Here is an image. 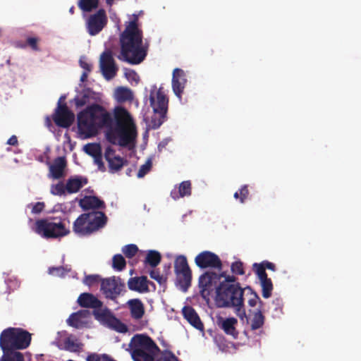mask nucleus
Returning <instances> with one entry per match:
<instances>
[{
	"instance_id": "1",
	"label": "nucleus",
	"mask_w": 361,
	"mask_h": 361,
	"mask_svg": "<svg viewBox=\"0 0 361 361\" xmlns=\"http://www.w3.org/2000/svg\"><path fill=\"white\" fill-rule=\"evenodd\" d=\"M137 20L135 16L121 34V51L117 56L119 60L133 65L142 62L148 49V45L143 44L142 30L138 27Z\"/></svg>"
},
{
	"instance_id": "2",
	"label": "nucleus",
	"mask_w": 361,
	"mask_h": 361,
	"mask_svg": "<svg viewBox=\"0 0 361 361\" xmlns=\"http://www.w3.org/2000/svg\"><path fill=\"white\" fill-rule=\"evenodd\" d=\"M77 119L80 133L88 137L97 135L99 130L114 124L111 114L99 104L87 106L78 113Z\"/></svg>"
},
{
	"instance_id": "3",
	"label": "nucleus",
	"mask_w": 361,
	"mask_h": 361,
	"mask_svg": "<svg viewBox=\"0 0 361 361\" xmlns=\"http://www.w3.org/2000/svg\"><path fill=\"white\" fill-rule=\"evenodd\" d=\"M105 204H80L82 210L86 212L80 214L74 221L73 231L79 236H87L105 226L107 217L99 209L104 208Z\"/></svg>"
},
{
	"instance_id": "4",
	"label": "nucleus",
	"mask_w": 361,
	"mask_h": 361,
	"mask_svg": "<svg viewBox=\"0 0 361 361\" xmlns=\"http://www.w3.org/2000/svg\"><path fill=\"white\" fill-rule=\"evenodd\" d=\"M245 288L240 285L218 286L216 302L219 307L231 308L238 317H245L244 305Z\"/></svg>"
},
{
	"instance_id": "5",
	"label": "nucleus",
	"mask_w": 361,
	"mask_h": 361,
	"mask_svg": "<svg viewBox=\"0 0 361 361\" xmlns=\"http://www.w3.org/2000/svg\"><path fill=\"white\" fill-rule=\"evenodd\" d=\"M32 334L18 327H8L0 334V348L2 350H20L29 347Z\"/></svg>"
},
{
	"instance_id": "6",
	"label": "nucleus",
	"mask_w": 361,
	"mask_h": 361,
	"mask_svg": "<svg viewBox=\"0 0 361 361\" xmlns=\"http://www.w3.org/2000/svg\"><path fill=\"white\" fill-rule=\"evenodd\" d=\"M130 346L134 361H154L155 355L161 352L149 336L142 334L133 336Z\"/></svg>"
},
{
	"instance_id": "7",
	"label": "nucleus",
	"mask_w": 361,
	"mask_h": 361,
	"mask_svg": "<svg viewBox=\"0 0 361 361\" xmlns=\"http://www.w3.org/2000/svg\"><path fill=\"white\" fill-rule=\"evenodd\" d=\"M114 123L116 130L120 133L121 137V147H126L130 144L135 137V130L128 128V124L132 121L129 112L122 106H116L114 111Z\"/></svg>"
},
{
	"instance_id": "8",
	"label": "nucleus",
	"mask_w": 361,
	"mask_h": 361,
	"mask_svg": "<svg viewBox=\"0 0 361 361\" xmlns=\"http://www.w3.org/2000/svg\"><path fill=\"white\" fill-rule=\"evenodd\" d=\"M33 229L36 233L44 238H58L69 233V230L62 221L48 219L37 220Z\"/></svg>"
},
{
	"instance_id": "9",
	"label": "nucleus",
	"mask_w": 361,
	"mask_h": 361,
	"mask_svg": "<svg viewBox=\"0 0 361 361\" xmlns=\"http://www.w3.org/2000/svg\"><path fill=\"white\" fill-rule=\"evenodd\" d=\"M174 271L177 285L183 292L191 286L192 271L185 255H178L174 261Z\"/></svg>"
},
{
	"instance_id": "10",
	"label": "nucleus",
	"mask_w": 361,
	"mask_h": 361,
	"mask_svg": "<svg viewBox=\"0 0 361 361\" xmlns=\"http://www.w3.org/2000/svg\"><path fill=\"white\" fill-rule=\"evenodd\" d=\"M94 318L102 324L115 330L119 333H126L128 331L127 326L120 319L116 318L108 308L93 310Z\"/></svg>"
},
{
	"instance_id": "11",
	"label": "nucleus",
	"mask_w": 361,
	"mask_h": 361,
	"mask_svg": "<svg viewBox=\"0 0 361 361\" xmlns=\"http://www.w3.org/2000/svg\"><path fill=\"white\" fill-rule=\"evenodd\" d=\"M224 274H218L213 271H206L199 277L198 286L201 296L207 299L211 293L218 287L219 282Z\"/></svg>"
},
{
	"instance_id": "12",
	"label": "nucleus",
	"mask_w": 361,
	"mask_h": 361,
	"mask_svg": "<svg viewBox=\"0 0 361 361\" xmlns=\"http://www.w3.org/2000/svg\"><path fill=\"white\" fill-rule=\"evenodd\" d=\"M125 288V283L119 277L111 276L101 279V291L110 300H116Z\"/></svg>"
},
{
	"instance_id": "13",
	"label": "nucleus",
	"mask_w": 361,
	"mask_h": 361,
	"mask_svg": "<svg viewBox=\"0 0 361 361\" xmlns=\"http://www.w3.org/2000/svg\"><path fill=\"white\" fill-rule=\"evenodd\" d=\"M108 18L104 8L99 9L95 13L89 16L87 21V30L88 33L96 35L99 33L106 25Z\"/></svg>"
},
{
	"instance_id": "14",
	"label": "nucleus",
	"mask_w": 361,
	"mask_h": 361,
	"mask_svg": "<svg viewBox=\"0 0 361 361\" xmlns=\"http://www.w3.org/2000/svg\"><path fill=\"white\" fill-rule=\"evenodd\" d=\"M195 263L199 268L204 269H221L222 262L219 257L210 251H202L195 258Z\"/></svg>"
},
{
	"instance_id": "15",
	"label": "nucleus",
	"mask_w": 361,
	"mask_h": 361,
	"mask_svg": "<svg viewBox=\"0 0 361 361\" xmlns=\"http://www.w3.org/2000/svg\"><path fill=\"white\" fill-rule=\"evenodd\" d=\"M99 67L104 78L113 79L118 70L110 50L104 51L100 56Z\"/></svg>"
},
{
	"instance_id": "16",
	"label": "nucleus",
	"mask_w": 361,
	"mask_h": 361,
	"mask_svg": "<svg viewBox=\"0 0 361 361\" xmlns=\"http://www.w3.org/2000/svg\"><path fill=\"white\" fill-rule=\"evenodd\" d=\"M104 157L108 164L109 172L111 173L119 172L123 166L128 164V161L117 155L116 151L110 146L105 149Z\"/></svg>"
},
{
	"instance_id": "17",
	"label": "nucleus",
	"mask_w": 361,
	"mask_h": 361,
	"mask_svg": "<svg viewBox=\"0 0 361 361\" xmlns=\"http://www.w3.org/2000/svg\"><path fill=\"white\" fill-rule=\"evenodd\" d=\"M74 118V114L68 109L66 104L59 103L53 116L56 125L61 128H68L73 123Z\"/></svg>"
},
{
	"instance_id": "18",
	"label": "nucleus",
	"mask_w": 361,
	"mask_h": 361,
	"mask_svg": "<svg viewBox=\"0 0 361 361\" xmlns=\"http://www.w3.org/2000/svg\"><path fill=\"white\" fill-rule=\"evenodd\" d=\"M238 317L243 323L246 322L247 324H249L251 330L252 331L262 328L265 320V317L260 308H258L253 312L252 310H249V315L245 314V317Z\"/></svg>"
},
{
	"instance_id": "19",
	"label": "nucleus",
	"mask_w": 361,
	"mask_h": 361,
	"mask_svg": "<svg viewBox=\"0 0 361 361\" xmlns=\"http://www.w3.org/2000/svg\"><path fill=\"white\" fill-rule=\"evenodd\" d=\"M149 101L150 105L153 109V111L167 113L169 99L162 88H159L157 90L156 97L151 94Z\"/></svg>"
},
{
	"instance_id": "20",
	"label": "nucleus",
	"mask_w": 361,
	"mask_h": 361,
	"mask_svg": "<svg viewBox=\"0 0 361 361\" xmlns=\"http://www.w3.org/2000/svg\"><path fill=\"white\" fill-rule=\"evenodd\" d=\"M185 73L182 69L175 68L173 72L172 88L174 94L181 99V94L185 88L186 79Z\"/></svg>"
},
{
	"instance_id": "21",
	"label": "nucleus",
	"mask_w": 361,
	"mask_h": 361,
	"mask_svg": "<svg viewBox=\"0 0 361 361\" xmlns=\"http://www.w3.org/2000/svg\"><path fill=\"white\" fill-rule=\"evenodd\" d=\"M90 317V312L87 310H79L76 312L72 313L68 319L67 323L69 326L76 329H80L87 324V321L85 319Z\"/></svg>"
},
{
	"instance_id": "22",
	"label": "nucleus",
	"mask_w": 361,
	"mask_h": 361,
	"mask_svg": "<svg viewBox=\"0 0 361 361\" xmlns=\"http://www.w3.org/2000/svg\"><path fill=\"white\" fill-rule=\"evenodd\" d=\"M78 303L82 307L97 310L101 308L103 302L96 296L90 293H82L78 298Z\"/></svg>"
},
{
	"instance_id": "23",
	"label": "nucleus",
	"mask_w": 361,
	"mask_h": 361,
	"mask_svg": "<svg viewBox=\"0 0 361 361\" xmlns=\"http://www.w3.org/2000/svg\"><path fill=\"white\" fill-rule=\"evenodd\" d=\"M67 162L63 157H59L49 165V176L54 179H60L64 176V170Z\"/></svg>"
},
{
	"instance_id": "24",
	"label": "nucleus",
	"mask_w": 361,
	"mask_h": 361,
	"mask_svg": "<svg viewBox=\"0 0 361 361\" xmlns=\"http://www.w3.org/2000/svg\"><path fill=\"white\" fill-rule=\"evenodd\" d=\"M182 312L184 318L195 329L203 330L204 325L195 309L190 306H185Z\"/></svg>"
},
{
	"instance_id": "25",
	"label": "nucleus",
	"mask_w": 361,
	"mask_h": 361,
	"mask_svg": "<svg viewBox=\"0 0 361 361\" xmlns=\"http://www.w3.org/2000/svg\"><path fill=\"white\" fill-rule=\"evenodd\" d=\"M237 324L238 320L235 317H228L226 319L221 318L218 323L219 327L224 333L231 336L233 338H237L238 336V331L235 328Z\"/></svg>"
},
{
	"instance_id": "26",
	"label": "nucleus",
	"mask_w": 361,
	"mask_h": 361,
	"mask_svg": "<svg viewBox=\"0 0 361 361\" xmlns=\"http://www.w3.org/2000/svg\"><path fill=\"white\" fill-rule=\"evenodd\" d=\"M192 191V184L190 180H185L180 183L178 187H175L171 192V196L174 200L180 197L190 196Z\"/></svg>"
},
{
	"instance_id": "27",
	"label": "nucleus",
	"mask_w": 361,
	"mask_h": 361,
	"mask_svg": "<svg viewBox=\"0 0 361 361\" xmlns=\"http://www.w3.org/2000/svg\"><path fill=\"white\" fill-rule=\"evenodd\" d=\"M128 288L138 292L148 291V281L147 276L130 278L128 282Z\"/></svg>"
},
{
	"instance_id": "28",
	"label": "nucleus",
	"mask_w": 361,
	"mask_h": 361,
	"mask_svg": "<svg viewBox=\"0 0 361 361\" xmlns=\"http://www.w3.org/2000/svg\"><path fill=\"white\" fill-rule=\"evenodd\" d=\"M87 183V178L82 176H75L68 179L66 183L67 193H75L80 190L83 185Z\"/></svg>"
},
{
	"instance_id": "29",
	"label": "nucleus",
	"mask_w": 361,
	"mask_h": 361,
	"mask_svg": "<svg viewBox=\"0 0 361 361\" xmlns=\"http://www.w3.org/2000/svg\"><path fill=\"white\" fill-rule=\"evenodd\" d=\"M131 317L140 319L145 314L144 305L140 299H132L128 302Z\"/></svg>"
},
{
	"instance_id": "30",
	"label": "nucleus",
	"mask_w": 361,
	"mask_h": 361,
	"mask_svg": "<svg viewBox=\"0 0 361 361\" xmlns=\"http://www.w3.org/2000/svg\"><path fill=\"white\" fill-rule=\"evenodd\" d=\"M58 346L60 349H63L72 353H78L82 349L83 344L71 335L64 340L63 347Z\"/></svg>"
},
{
	"instance_id": "31",
	"label": "nucleus",
	"mask_w": 361,
	"mask_h": 361,
	"mask_svg": "<svg viewBox=\"0 0 361 361\" xmlns=\"http://www.w3.org/2000/svg\"><path fill=\"white\" fill-rule=\"evenodd\" d=\"M3 355L0 361H25L23 354L18 350H2Z\"/></svg>"
},
{
	"instance_id": "32",
	"label": "nucleus",
	"mask_w": 361,
	"mask_h": 361,
	"mask_svg": "<svg viewBox=\"0 0 361 361\" xmlns=\"http://www.w3.org/2000/svg\"><path fill=\"white\" fill-rule=\"evenodd\" d=\"M115 96L119 102H125L131 101L133 98L132 91L124 87H119L116 90Z\"/></svg>"
},
{
	"instance_id": "33",
	"label": "nucleus",
	"mask_w": 361,
	"mask_h": 361,
	"mask_svg": "<svg viewBox=\"0 0 361 361\" xmlns=\"http://www.w3.org/2000/svg\"><path fill=\"white\" fill-rule=\"evenodd\" d=\"M92 93L93 92L90 88L83 89L74 99L76 106L81 107L88 103Z\"/></svg>"
},
{
	"instance_id": "34",
	"label": "nucleus",
	"mask_w": 361,
	"mask_h": 361,
	"mask_svg": "<svg viewBox=\"0 0 361 361\" xmlns=\"http://www.w3.org/2000/svg\"><path fill=\"white\" fill-rule=\"evenodd\" d=\"M99 0H78V6L84 13H90L99 6Z\"/></svg>"
},
{
	"instance_id": "35",
	"label": "nucleus",
	"mask_w": 361,
	"mask_h": 361,
	"mask_svg": "<svg viewBox=\"0 0 361 361\" xmlns=\"http://www.w3.org/2000/svg\"><path fill=\"white\" fill-rule=\"evenodd\" d=\"M108 129V131L106 134L107 140L113 144V145H118L121 147V137L122 135L120 133L116 130V127L114 126V124L111 127H105Z\"/></svg>"
},
{
	"instance_id": "36",
	"label": "nucleus",
	"mask_w": 361,
	"mask_h": 361,
	"mask_svg": "<svg viewBox=\"0 0 361 361\" xmlns=\"http://www.w3.org/2000/svg\"><path fill=\"white\" fill-rule=\"evenodd\" d=\"M248 297L247 304L250 307H255L257 303L262 304V301L258 294L255 292L250 286L245 288V293Z\"/></svg>"
},
{
	"instance_id": "37",
	"label": "nucleus",
	"mask_w": 361,
	"mask_h": 361,
	"mask_svg": "<svg viewBox=\"0 0 361 361\" xmlns=\"http://www.w3.org/2000/svg\"><path fill=\"white\" fill-rule=\"evenodd\" d=\"M166 119V113L154 111L152 116L149 126L152 129L159 128Z\"/></svg>"
},
{
	"instance_id": "38",
	"label": "nucleus",
	"mask_w": 361,
	"mask_h": 361,
	"mask_svg": "<svg viewBox=\"0 0 361 361\" xmlns=\"http://www.w3.org/2000/svg\"><path fill=\"white\" fill-rule=\"evenodd\" d=\"M161 255L156 250H149L147 253L145 263L148 264L152 267H156L161 262Z\"/></svg>"
},
{
	"instance_id": "39",
	"label": "nucleus",
	"mask_w": 361,
	"mask_h": 361,
	"mask_svg": "<svg viewBox=\"0 0 361 361\" xmlns=\"http://www.w3.org/2000/svg\"><path fill=\"white\" fill-rule=\"evenodd\" d=\"M260 282L262 290V296L264 298H269L271 297L273 290V283L271 279L267 278L261 280Z\"/></svg>"
},
{
	"instance_id": "40",
	"label": "nucleus",
	"mask_w": 361,
	"mask_h": 361,
	"mask_svg": "<svg viewBox=\"0 0 361 361\" xmlns=\"http://www.w3.org/2000/svg\"><path fill=\"white\" fill-rule=\"evenodd\" d=\"M83 149L86 154L92 157L102 153L101 145L98 143H88Z\"/></svg>"
},
{
	"instance_id": "41",
	"label": "nucleus",
	"mask_w": 361,
	"mask_h": 361,
	"mask_svg": "<svg viewBox=\"0 0 361 361\" xmlns=\"http://www.w3.org/2000/svg\"><path fill=\"white\" fill-rule=\"evenodd\" d=\"M112 267L116 271H122L126 267L125 258L121 254H116L112 259Z\"/></svg>"
},
{
	"instance_id": "42",
	"label": "nucleus",
	"mask_w": 361,
	"mask_h": 361,
	"mask_svg": "<svg viewBox=\"0 0 361 361\" xmlns=\"http://www.w3.org/2000/svg\"><path fill=\"white\" fill-rule=\"evenodd\" d=\"M249 195L248 185H243L234 193L233 197L236 200L243 202L248 200Z\"/></svg>"
},
{
	"instance_id": "43",
	"label": "nucleus",
	"mask_w": 361,
	"mask_h": 361,
	"mask_svg": "<svg viewBox=\"0 0 361 361\" xmlns=\"http://www.w3.org/2000/svg\"><path fill=\"white\" fill-rule=\"evenodd\" d=\"M84 191L80 194L81 197L78 200V203H104L103 200H99L97 197L90 195H83Z\"/></svg>"
},
{
	"instance_id": "44",
	"label": "nucleus",
	"mask_w": 361,
	"mask_h": 361,
	"mask_svg": "<svg viewBox=\"0 0 361 361\" xmlns=\"http://www.w3.org/2000/svg\"><path fill=\"white\" fill-rule=\"evenodd\" d=\"M51 192L54 195L61 196L67 193L66 184L63 182H59L56 185L51 186Z\"/></svg>"
},
{
	"instance_id": "45",
	"label": "nucleus",
	"mask_w": 361,
	"mask_h": 361,
	"mask_svg": "<svg viewBox=\"0 0 361 361\" xmlns=\"http://www.w3.org/2000/svg\"><path fill=\"white\" fill-rule=\"evenodd\" d=\"M122 251L127 258H133L138 252V247L135 244H129L125 245L122 248Z\"/></svg>"
},
{
	"instance_id": "46",
	"label": "nucleus",
	"mask_w": 361,
	"mask_h": 361,
	"mask_svg": "<svg viewBox=\"0 0 361 361\" xmlns=\"http://www.w3.org/2000/svg\"><path fill=\"white\" fill-rule=\"evenodd\" d=\"M69 271H70V269H67L65 267H63V266L56 267H49V270H48V272L49 274L55 276H59V277L65 276V275Z\"/></svg>"
},
{
	"instance_id": "47",
	"label": "nucleus",
	"mask_w": 361,
	"mask_h": 361,
	"mask_svg": "<svg viewBox=\"0 0 361 361\" xmlns=\"http://www.w3.org/2000/svg\"><path fill=\"white\" fill-rule=\"evenodd\" d=\"M86 361H116L106 354L91 353L87 355Z\"/></svg>"
},
{
	"instance_id": "48",
	"label": "nucleus",
	"mask_w": 361,
	"mask_h": 361,
	"mask_svg": "<svg viewBox=\"0 0 361 361\" xmlns=\"http://www.w3.org/2000/svg\"><path fill=\"white\" fill-rule=\"evenodd\" d=\"M253 269L260 281L268 278L265 267L261 263H255L253 264Z\"/></svg>"
},
{
	"instance_id": "49",
	"label": "nucleus",
	"mask_w": 361,
	"mask_h": 361,
	"mask_svg": "<svg viewBox=\"0 0 361 361\" xmlns=\"http://www.w3.org/2000/svg\"><path fill=\"white\" fill-rule=\"evenodd\" d=\"M157 361H179L175 355L169 350H164L161 353V355L157 359Z\"/></svg>"
},
{
	"instance_id": "50",
	"label": "nucleus",
	"mask_w": 361,
	"mask_h": 361,
	"mask_svg": "<svg viewBox=\"0 0 361 361\" xmlns=\"http://www.w3.org/2000/svg\"><path fill=\"white\" fill-rule=\"evenodd\" d=\"M152 166V163L151 159H147V161L145 162V164H142L138 172H137V177L138 178H143L147 173L149 172L151 170Z\"/></svg>"
},
{
	"instance_id": "51",
	"label": "nucleus",
	"mask_w": 361,
	"mask_h": 361,
	"mask_svg": "<svg viewBox=\"0 0 361 361\" xmlns=\"http://www.w3.org/2000/svg\"><path fill=\"white\" fill-rule=\"evenodd\" d=\"M221 274H224V276H222L221 277H224L225 279L223 281L219 282V286L240 285V283L237 281V278L235 276L230 275L226 276L224 272H222Z\"/></svg>"
},
{
	"instance_id": "52",
	"label": "nucleus",
	"mask_w": 361,
	"mask_h": 361,
	"mask_svg": "<svg viewBox=\"0 0 361 361\" xmlns=\"http://www.w3.org/2000/svg\"><path fill=\"white\" fill-rule=\"evenodd\" d=\"M231 269L232 273L234 274L243 275L245 274L243 264L240 261H237L232 263Z\"/></svg>"
},
{
	"instance_id": "53",
	"label": "nucleus",
	"mask_w": 361,
	"mask_h": 361,
	"mask_svg": "<svg viewBox=\"0 0 361 361\" xmlns=\"http://www.w3.org/2000/svg\"><path fill=\"white\" fill-rule=\"evenodd\" d=\"M149 276L152 279L155 280L160 284L165 282L166 280V277H164L163 275H161L158 269L152 270L149 273Z\"/></svg>"
},
{
	"instance_id": "54",
	"label": "nucleus",
	"mask_w": 361,
	"mask_h": 361,
	"mask_svg": "<svg viewBox=\"0 0 361 361\" xmlns=\"http://www.w3.org/2000/svg\"><path fill=\"white\" fill-rule=\"evenodd\" d=\"M99 281H101L99 275H88L85 277L84 283L87 286H91L98 283Z\"/></svg>"
},
{
	"instance_id": "55",
	"label": "nucleus",
	"mask_w": 361,
	"mask_h": 361,
	"mask_svg": "<svg viewBox=\"0 0 361 361\" xmlns=\"http://www.w3.org/2000/svg\"><path fill=\"white\" fill-rule=\"evenodd\" d=\"M94 164L97 166L98 170L102 172H105L106 168L102 161V153L93 157Z\"/></svg>"
},
{
	"instance_id": "56",
	"label": "nucleus",
	"mask_w": 361,
	"mask_h": 361,
	"mask_svg": "<svg viewBox=\"0 0 361 361\" xmlns=\"http://www.w3.org/2000/svg\"><path fill=\"white\" fill-rule=\"evenodd\" d=\"M37 39L35 37H28L27 39V44L34 50H38Z\"/></svg>"
},
{
	"instance_id": "57",
	"label": "nucleus",
	"mask_w": 361,
	"mask_h": 361,
	"mask_svg": "<svg viewBox=\"0 0 361 361\" xmlns=\"http://www.w3.org/2000/svg\"><path fill=\"white\" fill-rule=\"evenodd\" d=\"M80 67L82 68L85 72H90L92 71V65L85 61L80 60Z\"/></svg>"
},
{
	"instance_id": "58",
	"label": "nucleus",
	"mask_w": 361,
	"mask_h": 361,
	"mask_svg": "<svg viewBox=\"0 0 361 361\" xmlns=\"http://www.w3.org/2000/svg\"><path fill=\"white\" fill-rule=\"evenodd\" d=\"M264 267H265V269H269L271 271L276 270V266L274 263L268 262V261H264L261 263Z\"/></svg>"
},
{
	"instance_id": "59",
	"label": "nucleus",
	"mask_w": 361,
	"mask_h": 361,
	"mask_svg": "<svg viewBox=\"0 0 361 361\" xmlns=\"http://www.w3.org/2000/svg\"><path fill=\"white\" fill-rule=\"evenodd\" d=\"M18 143V138L16 135H12L8 140L7 144L12 146H16Z\"/></svg>"
},
{
	"instance_id": "60",
	"label": "nucleus",
	"mask_w": 361,
	"mask_h": 361,
	"mask_svg": "<svg viewBox=\"0 0 361 361\" xmlns=\"http://www.w3.org/2000/svg\"><path fill=\"white\" fill-rule=\"evenodd\" d=\"M44 207V204H34L32 211L33 213H39L43 210Z\"/></svg>"
},
{
	"instance_id": "61",
	"label": "nucleus",
	"mask_w": 361,
	"mask_h": 361,
	"mask_svg": "<svg viewBox=\"0 0 361 361\" xmlns=\"http://www.w3.org/2000/svg\"><path fill=\"white\" fill-rule=\"evenodd\" d=\"M88 73H89V72H85V71H84V72L82 73V75H81V76H80V81H81V82H85V81L87 80V77H88Z\"/></svg>"
},
{
	"instance_id": "62",
	"label": "nucleus",
	"mask_w": 361,
	"mask_h": 361,
	"mask_svg": "<svg viewBox=\"0 0 361 361\" xmlns=\"http://www.w3.org/2000/svg\"><path fill=\"white\" fill-rule=\"evenodd\" d=\"M164 268L166 271V273H167V272H169L170 271L171 264H166V265H164Z\"/></svg>"
},
{
	"instance_id": "63",
	"label": "nucleus",
	"mask_w": 361,
	"mask_h": 361,
	"mask_svg": "<svg viewBox=\"0 0 361 361\" xmlns=\"http://www.w3.org/2000/svg\"><path fill=\"white\" fill-rule=\"evenodd\" d=\"M69 12H70V13H71V14H73V13H74V12H75V7H74L73 6H71V7L70 8V9H69Z\"/></svg>"
}]
</instances>
